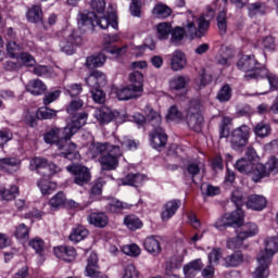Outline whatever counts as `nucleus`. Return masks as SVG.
<instances>
[{"mask_svg": "<svg viewBox=\"0 0 278 278\" xmlns=\"http://www.w3.org/2000/svg\"><path fill=\"white\" fill-rule=\"evenodd\" d=\"M228 125H231V117H223L219 126V138H229Z\"/></svg>", "mask_w": 278, "mask_h": 278, "instance_id": "obj_49", "label": "nucleus"}, {"mask_svg": "<svg viewBox=\"0 0 278 278\" xmlns=\"http://www.w3.org/2000/svg\"><path fill=\"white\" fill-rule=\"evenodd\" d=\"M26 90L27 92H30V94L38 97L40 94H45L47 91V85H45L40 79H33L26 85Z\"/></svg>", "mask_w": 278, "mask_h": 278, "instance_id": "obj_23", "label": "nucleus"}, {"mask_svg": "<svg viewBox=\"0 0 278 278\" xmlns=\"http://www.w3.org/2000/svg\"><path fill=\"white\" fill-rule=\"evenodd\" d=\"M148 123L153 126L152 131L150 132L151 147L160 151V149H164L166 147V142L168 138L166 137V132L164 129L160 127L162 125V116L153 109H148Z\"/></svg>", "mask_w": 278, "mask_h": 278, "instance_id": "obj_3", "label": "nucleus"}, {"mask_svg": "<svg viewBox=\"0 0 278 278\" xmlns=\"http://www.w3.org/2000/svg\"><path fill=\"white\" fill-rule=\"evenodd\" d=\"M86 84L89 88L97 89L108 84V77L101 71H93L87 78Z\"/></svg>", "mask_w": 278, "mask_h": 278, "instance_id": "obj_19", "label": "nucleus"}, {"mask_svg": "<svg viewBox=\"0 0 278 278\" xmlns=\"http://www.w3.org/2000/svg\"><path fill=\"white\" fill-rule=\"evenodd\" d=\"M26 16L30 23H40L42 21V8L40 5H33L28 9Z\"/></svg>", "mask_w": 278, "mask_h": 278, "instance_id": "obj_36", "label": "nucleus"}, {"mask_svg": "<svg viewBox=\"0 0 278 278\" xmlns=\"http://www.w3.org/2000/svg\"><path fill=\"white\" fill-rule=\"evenodd\" d=\"M253 131L257 138H268L273 134V127L267 122H258L254 126Z\"/></svg>", "mask_w": 278, "mask_h": 278, "instance_id": "obj_29", "label": "nucleus"}, {"mask_svg": "<svg viewBox=\"0 0 278 278\" xmlns=\"http://www.w3.org/2000/svg\"><path fill=\"white\" fill-rule=\"evenodd\" d=\"M146 251L152 255H160L162 253V245L155 237H148L143 242Z\"/></svg>", "mask_w": 278, "mask_h": 278, "instance_id": "obj_25", "label": "nucleus"}, {"mask_svg": "<svg viewBox=\"0 0 278 278\" xmlns=\"http://www.w3.org/2000/svg\"><path fill=\"white\" fill-rule=\"evenodd\" d=\"M216 98L220 101V103L229 101V99H231V87H229V85H224L218 91Z\"/></svg>", "mask_w": 278, "mask_h": 278, "instance_id": "obj_48", "label": "nucleus"}, {"mask_svg": "<svg viewBox=\"0 0 278 278\" xmlns=\"http://www.w3.org/2000/svg\"><path fill=\"white\" fill-rule=\"evenodd\" d=\"M121 151H134V149H138V142L129 138H124L121 140Z\"/></svg>", "mask_w": 278, "mask_h": 278, "instance_id": "obj_56", "label": "nucleus"}, {"mask_svg": "<svg viewBox=\"0 0 278 278\" xmlns=\"http://www.w3.org/2000/svg\"><path fill=\"white\" fill-rule=\"evenodd\" d=\"M49 205L54 208L66 207V194L62 191L58 192L50 199Z\"/></svg>", "mask_w": 278, "mask_h": 278, "instance_id": "obj_38", "label": "nucleus"}, {"mask_svg": "<svg viewBox=\"0 0 278 278\" xmlns=\"http://www.w3.org/2000/svg\"><path fill=\"white\" fill-rule=\"evenodd\" d=\"M77 23L79 27H87V29H93V27L108 29L110 25L113 27V29L118 27V22L116 21V15L114 13L109 16L98 17L92 11L79 12Z\"/></svg>", "mask_w": 278, "mask_h": 278, "instance_id": "obj_2", "label": "nucleus"}, {"mask_svg": "<svg viewBox=\"0 0 278 278\" xmlns=\"http://www.w3.org/2000/svg\"><path fill=\"white\" fill-rule=\"evenodd\" d=\"M84 108V101L83 100H73L70 102V104L66 108L67 114H75L77 110H81Z\"/></svg>", "mask_w": 278, "mask_h": 278, "instance_id": "obj_59", "label": "nucleus"}, {"mask_svg": "<svg viewBox=\"0 0 278 278\" xmlns=\"http://www.w3.org/2000/svg\"><path fill=\"white\" fill-rule=\"evenodd\" d=\"M29 247L36 251V253H39V255L45 251V241L42 239L36 237L33 240L29 241Z\"/></svg>", "mask_w": 278, "mask_h": 278, "instance_id": "obj_57", "label": "nucleus"}, {"mask_svg": "<svg viewBox=\"0 0 278 278\" xmlns=\"http://www.w3.org/2000/svg\"><path fill=\"white\" fill-rule=\"evenodd\" d=\"M140 94H142V91H140V87H134V85L119 88L116 91V97L119 101H129V99H138Z\"/></svg>", "mask_w": 278, "mask_h": 278, "instance_id": "obj_16", "label": "nucleus"}, {"mask_svg": "<svg viewBox=\"0 0 278 278\" xmlns=\"http://www.w3.org/2000/svg\"><path fill=\"white\" fill-rule=\"evenodd\" d=\"M152 14L156 18H168L173 14V10L166 4H156L152 10Z\"/></svg>", "mask_w": 278, "mask_h": 278, "instance_id": "obj_37", "label": "nucleus"}, {"mask_svg": "<svg viewBox=\"0 0 278 278\" xmlns=\"http://www.w3.org/2000/svg\"><path fill=\"white\" fill-rule=\"evenodd\" d=\"M66 170L74 175V182L77 186H86V184L90 182V169L84 165H70L66 167Z\"/></svg>", "mask_w": 278, "mask_h": 278, "instance_id": "obj_11", "label": "nucleus"}, {"mask_svg": "<svg viewBox=\"0 0 278 278\" xmlns=\"http://www.w3.org/2000/svg\"><path fill=\"white\" fill-rule=\"evenodd\" d=\"M201 168H203V163L195 162V163H189L187 166V173L194 179L199 173H201Z\"/></svg>", "mask_w": 278, "mask_h": 278, "instance_id": "obj_54", "label": "nucleus"}, {"mask_svg": "<svg viewBox=\"0 0 278 278\" xmlns=\"http://www.w3.org/2000/svg\"><path fill=\"white\" fill-rule=\"evenodd\" d=\"M156 31L160 40H168V36L173 31V26L168 22H163L156 26Z\"/></svg>", "mask_w": 278, "mask_h": 278, "instance_id": "obj_34", "label": "nucleus"}, {"mask_svg": "<svg viewBox=\"0 0 278 278\" xmlns=\"http://www.w3.org/2000/svg\"><path fill=\"white\" fill-rule=\"evenodd\" d=\"M86 121H88V113L86 112L74 115L71 122L67 123L66 127L63 128L65 138L71 140V137L75 136V134L79 131V128L86 125Z\"/></svg>", "mask_w": 278, "mask_h": 278, "instance_id": "obj_12", "label": "nucleus"}, {"mask_svg": "<svg viewBox=\"0 0 278 278\" xmlns=\"http://www.w3.org/2000/svg\"><path fill=\"white\" fill-rule=\"evenodd\" d=\"M122 156L123 150H121V146H115L110 153L99 159L102 170H116L118 168V157Z\"/></svg>", "mask_w": 278, "mask_h": 278, "instance_id": "obj_10", "label": "nucleus"}, {"mask_svg": "<svg viewBox=\"0 0 278 278\" xmlns=\"http://www.w3.org/2000/svg\"><path fill=\"white\" fill-rule=\"evenodd\" d=\"M124 224L131 231H136V229H140V227H142V222H140V218L136 217L135 215H127L124 218Z\"/></svg>", "mask_w": 278, "mask_h": 278, "instance_id": "obj_43", "label": "nucleus"}, {"mask_svg": "<svg viewBox=\"0 0 278 278\" xmlns=\"http://www.w3.org/2000/svg\"><path fill=\"white\" fill-rule=\"evenodd\" d=\"M255 162L248 159H240L236 162V168L239 170V173H243L244 175H250L251 172H253V165Z\"/></svg>", "mask_w": 278, "mask_h": 278, "instance_id": "obj_30", "label": "nucleus"}, {"mask_svg": "<svg viewBox=\"0 0 278 278\" xmlns=\"http://www.w3.org/2000/svg\"><path fill=\"white\" fill-rule=\"evenodd\" d=\"M90 7L98 12V14H103V12H105V0H91Z\"/></svg>", "mask_w": 278, "mask_h": 278, "instance_id": "obj_62", "label": "nucleus"}, {"mask_svg": "<svg viewBox=\"0 0 278 278\" xmlns=\"http://www.w3.org/2000/svg\"><path fill=\"white\" fill-rule=\"evenodd\" d=\"M142 8V2L140 0H131L130 14L132 16H140V9Z\"/></svg>", "mask_w": 278, "mask_h": 278, "instance_id": "obj_63", "label": "nucleus"}, {"mask_svg": "<svg viewBox=\"0 0 278 278\" xmlns=\"http://www.w3.org/2000/svg\"><path fill=\"white\" fill-rule=\"evenodd\" d=\"M142 181H144V175H142V174H128L123 179V186H134L135 188H139V186H142Z\"/></svg>", "mask_w": 278, "mask_h": 278, "instance_id": "obj_31", "label": "nucleus"}, {"mask_svg": "<svg viewBox=\"0 0 278 278\" xmlns=\"http://www.w3.org/2000/svg\"><path fill=\"white\" fill-rule=\"evenodd\" d=\"M114 147V144H110L108 142L91 143L89 147L88 155H90L92 160H101V157H103V155L106 153H110Z\"/></svg>", "mask_w": 278, "mask_h": 278, "instance_id": "obj_14", "label": "nucleus"}, {"mask_svg": "<svg viewBox=\"0 0 278 278\" xmlns=\"http://www.w3.org/2000/svg\"><path fill=\"white\" fill-rule=\"evenodd\" d=\"M190 84V77L178 75L169 80V88L172 90H184Z\"/></svg>", "mask_w": 278, "mask_h": 278, "instance_id": "obj_27", "label": "nucleus"}, {"mask_svg": "<svg viewBox=\"0 0 278 278\" xmlns=\"http://www.w3.org/2000/svg\"><path fill=\"white\" fill-rule=\"evenodd\" d=\"M167 118L168 121H181V118H184V114L179 111V109L173 105L169 108Z\"/></svg>", "mask_w": 278, "mask_h": 278, "instance_id": "obj_60", "label": "nucleus"}, {"mask_svg": "<svg viewBox=\"0 0 278 278\" xmlns=\"http://www.w3.org/2000/svg\"><path fill=\"white\" fill-rule=\"evenodd\" d=\"M129 81L132 83L130 86H132L134 88H140V92H142L143 84H144V76L142 75L141 72L135 71V72L130 73Z\"/></svg>", "mask_w": 278, "mask_h": 278, "instance_id": "obj_39", "label": "nucleus"}, {"mask_svg": "<svg viewBox=\"0 0 278 278\" xmlns=\"http://www.w3.org/2000/svg\"><path fill=\"white\" fill-rule=\"evenodd\" d=\"M170 36L172 45H181V40H184V36H186V30L181 27L172 28Z\"/></svg>", "mask_w": 278, "mask_h": 278, "instance_id": "obj_44", "label": "nucleus"}, {"mask_svg": "<svg viewBox=\"0 0 278 278\" xmlns=\"http://www.w3.org/2000/svg\"><path fill=\"white\" fill-rule=\"evenodd\" d=\"M29 169L36 170L38 175L41 177H51V175H55V173H60V168L58 165L53 163H49V161L41 156H36L30 160Z\"/></svg>", "mask_w": 278, "mask_h": 278, "instance_id": "obj_7", "label": "nucleus"}, {"mask_svg": "<svg viewBox=\"0 0 278 278\" xmlns=\"http://www.w3.org/2000/svg\"><path fill=\"white\" fill-rule=\"evenodd\" d=\"M87 219L89 225H93L94 227H98L100 229H103V227H106L109 223L108 215H105L103 212L91 213L87 217Z\"/></svg>", "mask_w": 278, "mask_h": 278, "instance_id": "obj_22", "label": "nucleus"}, {"mask_svg": "<svg viewBox=\"0 0 278 278\" xmlns=\"http://www.w3.org/2000/svg\"><path fill=\"white\" fill-rule=\"evenodd\" d=\"M79 45H81V36L74 31L60 41V49L66 55H73L75 53V47H79Z\"/></svg>", "mask_w": 278, "mask_h": 278, "instance_id": "obj_13", "label": "nucleus"}, {"mask_svg": "<svg viewBox=\"0 0 278 278\" xmlns=\"http://www.w3.org/2000/svg\"><path fill=\"white\" fill-rule=\"evenodd\" d=\"M123 278H140V273L134 264H129L124 268Z\"/></svg>", "mask_w": 278, "mask_h": 278, "instance_id": "obj_55", "label": "nucleus"}, {"mask_svg": "<svg viewBox=\"0 0 278 278\" xmlns=\"http://www.w3.org/2000/svg\"><path fill=\"white\" fill-rule=\"evenodd\" d=\"M251 134V128L247 125H242L231 132L230 144L231 149L235 151H240V149H244L249 143V136Z\"/></svg>", "mask_w": 278, "mask_h": 278, "instance_id": "obj_9", "label": "nucleus"}, {"mask_svg": "<svg viewBox=\"0 0 278 278\" xmlns=\"http://www.w3.org/2000/svg\"><path fill=\"white\" fill-rule=\"evenodd\" d=\"M233 58V51L229 48H223L220 54L216 58L217 64L222 66H227L229 60Z\"/></svg>", "mask_w": 278, "mask_h": 278, "instance_id": "obj_41", "label": "nucleus"}, {"mask_svg": "<svg viewBox=\"0 0 278 278\" xmlns=\"http://www.w3.org/2000/svg\"><path fill=\"white\" fill-rule=\"evenodd\" d=\"M16 60H21V62L24 64V66H35L36 65V59L33 58L29 52H20V55Z\"/></svg>", "mask_w": 278, "mask_h": 278, "instance_id": "obj_53", "label": "nucleus"}, {"mask_svg": "<svg viewBox=\"0 0 278 278\" xmlns=\"http://www.w3.org/2000/svg\"><path fill=\"white\" fill-rule=\"evenodd\" d=\"M43 140L47 144H55L59 151H63V155L67 160H73L77 146L71 142L70 138H66L64 128H52L50 131L43 135Z\"/></svg>", "mask_w": 278, "mask_h": 278, "instance_id": "obj_1", "label": "nucleus"}, {"mask_svg": "<svg viewBox=\"0 0 278 278\" xmlns=\"http://www.w3.org/2000/svg\"><path fill=\"white\" fill-rule=\"evenodd\" d=\"M217 27L222 36H224V34H227V13L225 11L218 13Z\"/></svg>", "mask_w": 278, "mask_h": 278, "instance_id": "obj_47", "label": "nucleus"}, {"mask_svg": "<svg viewBox=\"0 0 278 278\" xmlns=\"http://www.w3.org/2000/svg\"><path fill=\"white\" fill-rule=\"evenodd\" d=\"M260 79H267L270 88L278 90V77L277 75L270 73L266 67H262L260 71Z\"/></svg>", "mask_w": 278, "mask_h": 278, "instance_id": "obj_35", "label": "nucleus"}, {"mask_svg": "<svg viewBox=\"0 0 278 278\" xmlns=\"http://www.w3.org/2000/svg\"><path fill=\"white\" fill-rule=\"evenodd\" d=\"M116 116H118V112L113 111L112 109H110V106L106 105L100 106L94 112V118H97V121H99L101 125L112 123V121H114Z\"/></svg>", "mask_w": 278, "mask_h": 278, "instance_id": "obj_15", "label": "nucleus"}, {"mask_svg": "<svg viewBox=\"0 0 278 278\" xmlns=\"http://www.w3.org/2000/svg\"><path fill=\"white\" fill-rule=\"evenodd\" d=\"M58 116V111L49 108H40L37 111V118L40 121H51V118H55Z\"/></svg>", "mask_w": 278, "mask_h": 278, "instance_id": "obj_42", "label": "nucleus"}, {"mask_svg": "<svg viewBox=\"0 0 278 278\" xmlns=\"http://www.w3.org/2000/svg\"><path fill=\"white\" fill-rule=\"evenodd\" d=\"M188 66V59L186 53L180 50H176L170 55V68L172 71L179 72L184 71Z\"/></svg>", "mask_w": 278, "mask_h": 278, "instance_id": "obj_18", "label": "nucleus"}, {"mask_svg": "<svg viewBox=\"0 0 278 278\" xmlns=\"http://www.w3.org/2000/svg\"><path fill=\"white\" fill-rule=\"evenodd\" d=\"M21 168V161L18 157L9 156L0 159V170L2 173H8L12 175V173H16Z\"/></svg>", "mask_w": 278, "mask_h": 278, "instance_id": "obj_17", "label": "nucleus"}, {"mask_svg": "<svg viewBox=\"0 0 278 278\" xmlns=\"http://www.w3.org/2000/svg\"><path fill=\"white\" fill-rule=\"evenodd\" d=\"M91 97L94 103H105V92L99 88L91 89Z\"/></svg>", "mask_w": 278, "mask_h": 278, "instance_id": "obj_58", "label": "nucleus"}, {"mask_svg": "<svg viewBox=\"0 0 278 278\" xmlns=\"http://www.w3.org/2000/svg\"><path fill=\"white\" fill-rule=\"evenodd\" d=\"M18 194V187L12 186L11 189L4 190L2 192V199L4 201H12Z\"/></svg>", "mask_w": 278, "mask_h": 278, "instance_id": "obj_61", "label": "nucleus"}, {"mask_svg": "<svg viewBox=\"0 0 278 278\" xmlns=\"http://www.w3.org/2000/svg\"><path fill=\"white\" fill-rule=\"evenodd\" d=\"M203 105L199 100H191L186 111V123L193 131H201L203 127Z\"/></svg>", "mask_w": 278, "mask_h": 278, "instance_id": "obj_4", "label": "nucleus"}, {"mask_svg": "<svg viewBox=\"0 0 278 278\" xmlns=\"http://www.w3.org/2000/svg\"><path fill=\"white\" fill-rule=\"evenodd\" d=\"M201 268H203V263L201 260H195L184 267V273L185 275L190 276L194 275L197 270H201Z\"/></svg>", "mask_w": 278, "mask_h": 278, "instance_id": "obj_46", "label": "nucleus"}, {"mask_svg": "<svg viewBox=\"0 0 278 278\" xmlns=\"http://www.w3.org/2000/svg\"><path fill=\"white\" fill-rule=\"evenodd\" d=\"M38 188H40L42 194H51L55 188V184L49 182L45 179H41L37 182Z\"/></svg>", "mask_w": 278, "mask_h": 278, "instance_id": "obj_50", "label": "nucleus"}, {"mask_svg": "<svg viewBox=\"0 0 278 278\" xmlns=\"http://www.w3.org/2000/svg\"><path fill=\"white\" fill-rule=\"evenodd\" d=\"M238 68L240 71H244V79L247 81H251V79H260V71H262V67H260V62L255 59L254 55H243L237 63Z\"/></svg>", "mask_w": 278, "mask_h": 278, "instance_id": "obj_6", "label": "nucleus"}, {"mask_svg": "<svg viewBox=\"0 0 278 278\" xmlns=\"http://www.w3.org/2000/svg\"><path fill=\"white\" fill-rule=\"evenodd\" d=\"M267 168L268 170H271L274 175H277L278 173V159L275 156H270L267 161Z\"/></svg>", "mask_w": 278, "mask_h": 278, "instance_id": "obj_64", "label": "nucleus"}, {"mask_svg": "<svg viewBox=\"0 0 278 278\" xmlns=\"http://www.w3.org/2000/svg\"><path fill=\"white\" fill-rule=\"evenodd\" d=\"M270 173H273V170L268 169V162L265 165L261 163H254L250 175L252 177V181L257 184V181H262L264 177H268Z\"/></svg>", "mask_w": 278, "mask_h": 278, "instance_id": "obj_20", "label": "nucleus"}, {"mask_svg": "<svg viewBox=\"0 0 278 278\" xmlns=\"http://www.w3.org/2000/svg\"><path fill=\"white\" fill-rule=\"evenodd\" d=\"M242 225H244V211L235 210L217 218L214 227L219 231H225L227 227H242Z\"/></svg>", "mask_w": 278, "mask_h": 278, "instance_id": "obj_5", "label": "nucleus"}, {"mask_svg": "<svg viewBox=\"0 0 278 278\" xmlns=\"http://www.w3.org/2000/svg\"><path fill=\"white\" fill-rule=\"evenodd\" d=\"M220 257H223V251L217 248V249H213L210 253H208V264H214L215 266H218V262H220Z\"/></svg>", "mask_w": 278, "mask_h": 278, "instance_id": "obj_51", "label": "nucleus"}, {"mask_svg": "<svg viewBox=\"0 0 278 278\" xmlns=\"http://www.w3.org/2000/svg\"><path fill=\"white\" fill-rule=\"evenodd\" d=\"M226 268H236V266H240L242 262H244V256L242 252H233L232 254L224 257Z\"/></svg>", "mask_w": 278, "mask_h": 278, "instance_id": "obj_28", "label": "nucleus"}, {"mask_svg": "<svg viewBox=\"0 0 278 278\" xmlns=\"http://www.w3.org/2000/svg\"><path fill=\"white\" fill-rule=\"evenodd\" d=\"M54 255L63 262H73L77 257V252L75 248L60 245L54 248Z\"/></svg>", "mask_w": 278, "mask_h": 278, "instance_id": "obj_21", "label": "nucleus"}, {"mask_svg": "<svg viewBox=\"0 0 278 278\" xmlns=\"http://www.w3.org/2000/svg\"><path fill=\"white\" fill-rule=\"evenodd\" d=\"M260 233V228L255 223H247L242 227V231L238 233L239 240H247V238H253Z\"/></svg>", "mask_w": 278, "mask_h": 278, "instance_id": "obj_24", "label": "nucleus"}, {"mask_svg": "<svg viewBox=\"0 0 278 278\" xmlns=\"http://www.w3.org/2000/svg\"><path fill=\"white\" fill-rule=\"evenodd\" d=\"M188 23L186 25L187 31L192 36L195 34L198 38L205 36L207 29H210V20H205V16L195 17L192 12H189Z\"/></svg>", "mask_w": 278, "mask_h": 278, "instance_id": "obj_8", "label": "nucleus"}, {"mask_svg": "<svg viewBox=\"0 0 278 278\" xmlns=\"http://www.w3.org/2000/svg\"><path fill=\"white\" fill-rule=\"evenodd\" d=\"M266 204V198L263 195H251L248 201V207H252L253 210H264Z\"/></svg>", "mask_w": 278, "mask_h": 278, "instance_id": "obj_33", "label": "nucleus"}, {"mask_svg": "<svg viewBox=\"0 0 278 278\" xmlns=\"http://www.w3.org/2000/svg\"><path fill=\"white\" fill-rule=\"evenodd\" d=\"M14 236L17 240H29V227L25 224H20L15 228Z\"/></svg>", "mask_w": 278, "mask_h": 278, "instance_id": "obj_45", "label": "nucleus"}, {"mask_svg": "<svg viewBox=\"0 0 278 278\" xmlns=\"http://www.w3.org/2000/svg\"><path fill=\"white\" fill-rule=\"evenodd\" d=\"M5 49H7V55L8 58H11V60H16L23 51V48L21 47V45L16 43L13 40H10L7 42Z\"/></svg>", "mask_w": 278, "mask_h": 278, "instance_id": "obj_32", "label": "nucleus"}, {"mask_svg": "<svg viewBox=\"0 0 278 278\" xmlns=\"http://www.w3.org/2000/svg\"><path fill=\"white\" fill-rule=\"evenodd\" d=\"M87 236H88V229H86L84 226H78L70 235V240L72 242H81V240H85Z\"/></svg>", "mask_w": 278, "mask_h": 278, "instance_id": "obj_40", "label": "nucleus"}, {"mask_svg": "<svg viewBox=\"0 0 278 278\" xmlns=\"http://www.w3.org/2000/svg\"><path fill=\"white\" fill-rule=\"evenodd\" d=\"M122 251L125 255H129V257H138L140 255V247L137 244L124 245Z\"/></svg>", "mask_w": 278, "mask_h": 278, "instance_id": "obj_52", "label": "nucleus"}, {"mask_svg": "<svg viewBox=\"0 0 278 278\" xmlns=\"http://www.w3.org/2000/svg\"><path fill=\"white\" fill-rule=\"evenodd\" d=\"M108 58L102 52L88 56L86 60L87 68H101Z\"/></svg>", "mask_w": 278, "mask_h": 278, "instance_id": "obj_26", "label": "nucleus"}]
</instances>
